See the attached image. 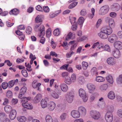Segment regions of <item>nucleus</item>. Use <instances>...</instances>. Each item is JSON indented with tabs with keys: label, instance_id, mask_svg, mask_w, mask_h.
Segmentation results:
<instances>
[{
	"label": "nucleus",
	"instance_id": "20e7f679",
	"mask_svg": "<svg viewBox=\"0 0 122 122\" xmlns=\"http://www.w3.org/2000/svg\"><path fill=\"white\" fill-rule=\"evenodd\" d=\"M90 114L91 117L95 120L99 119L101 117L100 112L95 110H92L90 112Z\"/></svg>",
	"mask_w": 122,
	"mask_h": 122
},
{
	"label": "nucleus",
	"instance_id": "a211bd4d",
	"mask_svg": "<svg viewBox=\"0 0 122 122\" xmlns=\"http://www.w3.org/2000/svg\"><path fill=\"white\" fill-rule=\"evenodd\" d=\"M112 54L113 56L115 58H118L121 56L120 52L118 50L114 49L112 52Z\"/></svg>",
	"mask_w": 122,
	"mask_h": 122
},
{
	"label": "nucleus",
	"instance_id": "6ab92c4d",
	"mask_svg": "<svg viewBox=\"0 0 122 122\" xmlns=\"http://www.w3.org/2000/svg\"><path fill=\"white\" fill-rule=\"evenodd\" d=\"M108 85L107 84H104L101 85L99 87L100 91L102 92L106 91L108 89Z\"/></svg>",
	"mask_w": 122,
	"mask_h": 122
},
{
	"label": "nucleus",
	"instance_id": "72a5a7b5",
	"mask_svg": "<svg viewBox=\"0 0 122 122\" xmlns=\"http://www.w3.org/2000/svg\"><path fill=\"white\" fill-rule=\"evenodd\" d=\"M61 33V29L57 28L54 30L53 32V34L54 36H58Z\"/></svg>",
	"mask_w": 122,
	"mask_h": 122
},
{
	"label": "nucleus",
	"instance_id": "423d86ee",
	"mask_svg": "<svg viewBox=\"0 0 122 122\" xmlns=\"http://www.w3.org/2000/svg\"><path fill=\"white\" fill-rule=\"evenodd\" d=\"M70 21L72 24L73 23L71 27L72 30L73 31L76 30L77 28V24L76 22L75 21L76 18L75 17H72L69 18Z\"/></svg>",
	"mask_w": 122,
	"mask_h": 122
},
{
	"label": "nucleus",
	"instance_id": "7ed1b4c3",
	"mask_svg": "<svg viewBox=\"0 0 122 122\" xmlns=\"http://www.w3.org/2000/svg\"><path fill=\"white\" fill-rule=\"evenodd\" d=\"M109 10V7L107 5H105L102 6L100 9L99 14V15H104L108 12Z\"/></svg>",
	"mask_w": 122,
	"mask_h": 122
},
{
	"label": "nucleus",
	"instance_id": "2eb2a0df",
	"mask_svg": "<svg viewBox=\"0 0 122 122\" xmlns=\"http://www.w3.org/2000/svg\"><path fill=\"white\" fill-rule=\"evenodd\" d=\"M56 106L55 103L53 102H49L47 105L48 109L50 111H52L55 108Z\"/></svg>",
	"mask_w": 122,
	"mask_h": 122
},
{
	"label": "nucleus",
	"instance_id": "1a4fd4ad",
	"mask_svg": "<svg viewBox=\"0 0 122 122\" xmlns=\"http://www.w3.org/2000/svg\"><path fill=\"white\" fill-rule=\"evenodd\" d=\"M31 99L30 97H24L22 99V101H23L26 102H23L22 104V105L23 107L25 108H27L28 107V105H29V103H27L28 100H30Z\"/></svg>",
	"mask_w": 122,
	"mask_h": 122
},
{
	"label": "nucleus",
	"instance_id": "ea45409f",
	"mask_svg": "<svg viewBox=\"0 0 122 122\" xmlns=\"http://www.w3.org/2000/svg\"><path fill=\"white\" fill-rule=\"evenodd\" d=\"M79 94L80 97L86 94L85 91L82 88H80L79 89Z\"/></svg>",
	"mask_w": 122,
	"mask_h": 122
},
{
	"label": "nucleus",
	"instance_id": "de8ad7c7",
	"mask_svg": "<svg viewBox=\"0 0 122 122\" xmlns=\"http://www.w3.org/2000/svg\"><path fill=\"white\" fill-rule=\"evenodd\" d=\"M32 29L31 27L28 26L27 27L26 32L28 34H30L32 32Z\"/></svg>",
	"mask_w": 122,
	"mask_h": 122
},
{
	"label": "nucleus",
	"instance_id": "6e6d98bb",
	"mask_svg": "<svg viewBox=\"0 0 122 122\" xmlns=\"http://www.w3.org/2000/svg\"><path fill=\"white\" fill-rule=\"evenodd\" d=\"M88 96L86 94L81 97L83 101L84 102H86L88 99Z\"/></svg>",
	"mask_w": 122,
	"mask_h": 122
},
{
	"label": "nucleus",
	"instance_id": "bb28decb",
	"mask_svg": "<svg viewBox=\"0 0 122 122\" xmlns=\"http://www.w3.org/2000/svg\"><path fill=\"white\" fill-rule=\"evenodd\" d=\"M41 97V95L40 94H38L36 95L34 99V102L36 103H38L40 102Z\"/></svg>",
	"mask_w": 122,
	"mask_h": 122
},
{
	"label": "nucleus",
	"instance_id": "f8f14e48",
	"mask_svg": "<svg viewBox=\"0 0 122 122\" xmlns=\"http://www.w3.org/2000/svg\"><path fill=\"white\" fill-rule=\"evenodd\" d=\"M114 47L116 49H122V43L120 41H117L114 42L113 44Z\"/></svg>",
	"mask_w": 122,
	"mask_h": 122
},
{
	"label": "nucleus",
	"instance_id": "4c0bfd02",
	"mask_svg": "<svg viewBox=\"0 0 122 122\" xmlns=\"http://www.w3.org/2000/svg\"><path fill=\"white\" fill-rule=\"evenodd\" d=\"M17 118V120L20 122H25L26 120V118L24 116H19Z\"/></svg>",
	"mask_w": 122,
	"mask_h": 122
},
{
	"label": "nucleus",
	"instance_id": "5701e85b",
	"mask_svg": "<svg viewBox=\"0 0 122 122\" xmlns=\"http://www.w3.org/2000/svg\"><path fill=\"white\" fill-rule=\"evenodd\" d=\"M75 37V34L71 32H70L68 34L66 39V40H68L69 39L73 40L74 39Z\"/></svg>",
	"mask_w": 122,
	"mask_h": 122
},
{
	"label": "nucleus",
	"instance_id": "052dcab7",
	"mask_svg": "<svg viewBox=\"0 0 122 122\" xmlns=\"http://www.w3.org/2000/svg\"><path fill=\"white\" fill-rule=\"evenodd\" d=\"M43 9L44 12L46 13H48L50 11V9L47 6H44Z\"/></svg>",
	"mask_w": 122,
	"mask_h": 122
},
{
	"label": "nucleus",
	"instance_id": "f3484780",
	"mask_svg": "<svg viewBox=\"0 0 122 122\" xmlns=\"http://www.w3.org/2000/svg\"><path fill=\"white\" fill-rule=\"evenodd\" d=\"M39 37L43 36L45 35V27L44 25H41L39 28Z\"/></svg>",
	"mask_w": 122,
	"mask_h": 122
},
{
	"label": "nucleus",
	"instance_id": "0e129e2a",
	"mask_svg": "<svg viewBox=\"0 0 122 122\" xmlns=\"http://www.w3.org/2000/svg\"><path fill=\"white\" fill-rule=\"evenodd\" d=\"M2 86L3 88L4 89H6L8 86V84L6 82H3L2 84Z\"/></svg>",
	"mask_w": 122,
	"mask_h": 122
},
{
	"label": "nucleus",
	"instance_id": "c9c22d12",
	"mask_svg": "<svg viewBox=\"0 0 122 122\" xmlns=\"http://www.w3.org/2000/svg\"><path fill=\"white\" fill-rule=\"evenodd\" d=\"M105 103L102 102H98L97 107L100 108L102 109H104L105 108Z\"/></svg>",
	"mask_w": 122,
	"mask_h": 122
},
{
	"label": "nucleus",
	"instance_id": "cd10ccee",
	"mask_svg": "<svg viewBox=\"0 0 122 122\" xmlns=\"http://www.w3.org/2000/svg\"><path fill=\"white\" fill-rule=\"evenodd\" d=\"M41 106L43 108H45L47 106L48 104L47 101L45 99H42L40 102Z\"/></svg>",
	"mask_w": 122,
	"mask_h": 122
},
{
	"label": "nucleus",
	"instance_id": "4d7b16f0",
	"mask_svg": "<svg viewBox=\"0 0 122 122\" xmlns=\"http://www.w3.org/2000/svg\"><path fill=\"white\" fill-rule=\"evenodd\" d=\"M77 3L78 2H76L72 3L71 4L68 6V8L69 9H71L74 7L76 6L77 5Z\"/></svg>",
	"mask_w": 122,
	"mask_h": 122
},
{
	"label": "nucleus",
	"instance_id": "412c9836",
	"mask_svg": "<svg viewBox=\"0 0 122 122\" xmlns=\"http://www.w3.org/2000/svg\"><path fill=\"white\" fill-rule=\"evenodd\" d=\"M86 87L88 89L91 91H94L96 89L95 86L91 83L87 84L86 85Z\"/></svg>",
	"mask_w": 122,
	"mask_h": 122
},
{
	"label": "nucleus",
	"instance_id": "49530a36",
	"mask_svg": "<svg viewBox=\"0 0 122 122\" xmlns=\"http://www.w3.org/2000/svg\"><path fill=\"white\" fill-rule=\"evenodd\" d=\"M51 95L52 97L56 99H58L59 97V95L55 92L51 93Z\"/></svg>",
	"mask_w": 122,
	"mask_h": 122
},
{
	"label": "nucleus",
	"instance_id": "13d9d810",
	"mask_svg": "<svg viewBox=\"0 0 122 122\" xmlns=\"http://www.w3.org/2000/svg\"><path fill=\"white\" fill-rule=\"evenodd\" d=\"M11 108L12 107L11 106L7 105L5 106L4 109L5 112H7L9 111Z\"/></svg>",
	"mask_w": 122,
	"mask_h": 122
},
{
	"label": "nucleus",
	"instance_id": "393cba45",
	"mask_svg": "<svg viewBox=\"0 0 122 122\" xmlns=\"http://www.w3.org/2000/svg\"><path fill=\"white\" fill-rule=\"evenodd\" d=\"M37 81L35 80L32 83V86L34 88H37V89L39 91H40V86L41 85V84L40 83L37 84Z\"/></svg>",
	"mask_w": 122,
	"mask_h": 122
},
{
	"label": "nucleus",
	"instance_id": "f704fd0d",
	"mask_svg": "<svg viewBox=\"0 0 122 122\" xmlns=\"http://www.w3.org/2000/svg\"><path fill=\"white\" fill-rule=\"evenodd\" d=\"M19 11L18 10L16 9H14L10 11L9 13L10 15H16L19 13Z\"/></svg>",
	"mask_w": 122,
	"mask_h": 122
},
{
	"label": "nucleus",
	"instance_id": "3c124183",
	"mask_svg": "<svg viewBox=\"0 0 122 122\" xmlns=\"http://www.w3.org/2000/svg\"><path fill=\"white\" fill-rule=\"evenodd\" d=\"M70 78L72 82L74 83L76 81V76L75 74H73L71 75Z\"/></svg>",
	"mask_w": 122,
	"mask_h": 122
},
{
	"label": "nucleus",
	"instance_id": "37998d69",
	"mask_svg": "<svg viewBox=\"0 0 122 122\" xmlns=\"http://www.w3.org/2000/svg\"><path fill=\"white\" fill-rule=\"evenodd\" d=\"M42 15H37L35 19V20L37 23H39L42 21Z\"/></svg>",
	"mask_w": 122,
	"mask_h": 122
},
{
	"label": "nucleus",
	"instance_id": "4468645a",
	"mask_svg": "<svg viewBox=\"0 0 122 122\" xmlns=\"http://www.w3.org/2000/svg\"><path fill=\"white\" fill-rule=\"evenodd\" d=\"M78 111L80 112L82 116H85L86 114V110L85 107L82 106H80L78 108Z\"/></svg>",
	"mask_w": 122,
	"mask_h": 122
},
{
	"label": "nucleus",
	"instance_id": "e2e57ef3",
	"mask_svg": "<svg viewBox=\"0 0 122 122\" xmlns=\"http://www.w3.org/2000/svg\"><path fill=\"white\" fill-rule=\"evenodd\" d=\"M66 114L64 113L62 114L60 117V118L61 120H64L66 119Z\"/></svg>",
	"mask_w": 122,
	"mask_h": 122
},
{
	"label": "nucleus",
	"instance_id": "473e14b6",
	"mask_svg": "<svg viewBox=\"0 0 122 122\" xmlns=\"http://www.w3.org/2000/svg\"><path fill=\"white\" fill-rule=\"evenodd\" d=\"M64 82L66 83V84L68 85H71L72 82L71 78L69 76L65 77Z\"/></svg>",
	"mask_w": 122,
	"mask_h": 122
},
{
	"label": "nucleus",
	"instance_id": "a19ab883",
	"mask_svg": "<svg viewBox=\"0 0 122 122\" xmlns=\"http://www.w3.org/2000/svg\"><path fill=\"white\" fill-rule=\"evenodd\" d=\"M96 81L99 82H101L104 81L105 79L103 77L101 76H97L95 78Z\"/></svg>",
	"mask_w": 122,
	"mask_h": 122
},
{
	"label": "nucleus",
	"instance_id": "9b49d317",
	"mask_svg": "<svg viewBox=\"0 0 122 122\" xmlns=\"http://www.w3.org/2000/svg\"><path fill=\"white\" fill-rule=\"evenodd\" d=\"M27 88L26 87L24 86L22 87L20 90V92L19 94V98L22 99V96L26 92Z\"/></svg>",
	"mask_w": 122,
	"mask_h": 122
},
{
	"label": "nucleus",
	"instance_id": "79ce46f5",
	"mask_svg": "<svg viewBox=\"0 0 122 122\" xmlns=\"http://www.w3.org/2000/svg\"><path fill=\"white\" fill-rule=\"evenodd\" d=\"M96 50L99 52H101L104 51V48L102 44H101L97 48Z\"/></svg>",
	"mask_w": 122,
	"mask_h": 122
},
{
	"label": "nucleus",
	"instance_id": "7c9ffc66",
	"mask_svg": "<svg viewBox=\"0 0 122 122\" xmlns=\"http://www.w3.org/2000/svg\"><path fill=\"white\" fill-rule=\"evenodd\" d=\"M104 109L111 112L113 111L114 109V107L111 105L108 104L105 106V108Z\"/></svg>",
	"mask_w": 122,
	"mask_h": 122
},
{
	"label": "nucleus",
	"instance_id": "bf43d9fd",
	"mask_svg": "<svg viewBox=\"0 0 122 122\" xmlns=\"http://www.w3.org/2000/svg\"><path fill=\"white\" fill-rule=\"evenodd\" d=\"M104 50L107 51L108 52L111 51L110 48L109 46L108 45H105L104 47Z\"/></svg>",
	"mask_w": 122,
	"mask_h": 122
},
{
	"label": "nucleus",
	"instance_id": "680f3d73",
	"mask_svg": "<svg viewBox=\"0 0 122 122\" xmlns=\"http://www.w3.org/2000/svg\"><path fill=\"white\" fill-rule=\"evenodd\" d=\"M21 73L22 75L25 77H26L28 76V73L26 70H22L21 71Z\"/></svg>",
	"mask_w": 122,
	"mask_h": 122
},
{
	"label": "nucleus",
	"instance_id": "2f4dec72",
	"mask_svg": "<svg viewBox=\"0 0 122 122\" xmlns=\"http://www.w3.org/2000/svg\"><path fill=\"white\" fill-rule=\"evenodd\" d=\"M117 83L120 86H122V75H120L116 79Z\"/></svg>",
	"mask_w": 122,
	"mask_h": 122
},
{
	"label": "nucleus",
	"instance_id": "aec40b11",
	"mask_svg": "<svg viewBox=\"0 0 122 122\" xmlns=\"http://www.w3.org/2000/svg\"><path fill=\"white\" fill-rule=\"evenodd\" d=\"M16 110L14 109H12L9 115V117L10 119L11 120L14 119L16 117Z\"/></svg>",
	"mask_w": 122,
	"mask_h": 122
},
{
	"label": "nucleus",
	"instance_id": "603ef678",
	"mask_svg": "<svg viewBox=\"0 0 122 122\" xmlns=\"http://www.w3.org/2000/svg\"><path fill=\"white\" fill-rule=\"evenodd\" d=\"M62 46L65 50H66L69 48V47L67 45V43L66 41L63 42V44H62Z\"/></svg>",
	"mask_w": 122,
	"mask_h": 122
},
{
	"label": "nucleus",
	"instance_id": "338daca9",
	"mask_svg": "<svg viewBox=\"0 0 122 122\" xmlns=\"http://www.w3.org/2000/svg\"><path fill=\"white\" fill-rule=\"evenodd\" d=\"M118 116L120 118H122V109L118 110L117 112Z\"/></svg>",
	"mask_w": 122,
	"mask_h": 122
},
{
	"label": "nucleus",
	"instance_id": "a18cd8bd",
	"mask_svg": "<svg viewBox=\"0 0 122 122\" xmlns=\"http://www.w3.org/2000/svg\"><path fill=\"white\" fill-rule=\"evenodd\" d=\"M84 20L83 17H80L78 20V24L82 25L84 21Z\"/></svg>",
	"mask_w": 122,
	"mask_h": 122
},
{
	"label": "nucleus",
	"instance_id": "58836bf2",
	"mask_svg": "<svg viewBox=\"0 0 122 122\" xmlns=\"http://www.w3.org/2000/svg\"><path fill=\"white\" fill-rule=\"evenodd\" d=\"M78 81L80 84L82 85L85 82V80L83 76H80L78 77Z\"/></svg>",
	"mask_w": 122,
	"mask_h": 122
},
{
	"label": "nucleus",
	"instance_id": "09e8293b",
	"mask_svg": "<svg viewBox=\"0 0 122 122\" xmlns=\"http://www.w3.org/2000/svg\"><path fill=\"white\" fill-rule=\"evenodd\" d=\"M91 72L93 75L97 74L98 72L97 68L95 67H93L91 70Z\"/></svg>",
	"mask_w": 122,
	"mask_h": 122
},
{
	"label": "nucleus",
	"instance_id": "a878e982",
	"mask_svg": "<svg viewBox=\"0 0 122 122\" xmlns=\"http://www.w3.org/2000/svg\"><path fill=\"white\" fill-rule=\"evenodd\" d=\"M120 5L117 3H114L111 6V7L113 10L115 11H117L119 10L120 8Z\"/></svg>",
	"mask_w": 122,
	"mask_h": 122
},
{
	"label": "nucleus",
	"instance_id": "e433bc0d",
	"mask_svg": "<svg viewBox=\"0 0 122 122\" xmlns=\"http://www.w3.org/2000/svg\"><path fill=\"white\" fill-rule=\"evenodd\" d=\"M45 119L46 122H53L52 117L49 115L46 116Z\"/></svg>",
	"mask_w": 122,
	"mask_h": 122
},
{
	"label": "nucleus",
	"instance_id": "9d476101",
	"mask_svg": "<svg viewBox=\"0 0 122 122\" xmlns=\"http://www.w3.org/2000/svg\"><path fill=\"white\" fill-rule=\"evenodd\" d=\"M72 117L74 118L77 119L80 118L81 116L80 113L78 110H73L71 113Z\"/></svg>",
	"mask_w": 122,
	"mask_h": 122
},
{
	"label": "nucleus",
	"instance_id": "864d4df0",
	"mask_svg": "<svg viewBox=\"0 0 122 122\" xmlns=\"http://www.w3.org/2000/svg\"><path fill=\"white\" fill-rule=\"evenodd\" d=\"M87 12L86 9H83L81 10L80 12V15L83 16L86 15L87 14Z\"/></svg>",
	"mask_w": 122,
	"mask_h": 122
},
{
	"label": "nucleus",
	"instance_id": "f257e3e1",
	"mask_svg": "<svg viewBox=\"0 0 122 122\" xmlns=\"http://www.w3.org/2000/svg\"><path fill=\"white\" fill-rule=\"evenodd\" d=\"M111 29H107L106 27L102 28L101 31L98 34L99 36L101 38L106 39L108 37V35L112 33Z\"/></svg>",
	"mask_w": 122,
	"mask_h": 122
},
{
	"label": "nucleus",
	"instance_id": "5fc2aeb1",
	"mask_svg": "<svg viewBox=\"0 0 122 122\" xmlns=\"http://www.w3.org/2000/svg\"><path fill=\"white\" fill-rule=\"evenodd\" d=\"M51 30L50 28L48 29L46 32V36L48 37H49L51 35Z\"/></svg>",
	"mask_w": 122,
	"mask_h": 122
},
{
	"label": "nucleus",
	"instance_id": "4be33fe9",
	"mask_svg": "<svg viewBox=\"0 0 122 122\" xmlns=\"http://www.w3.org/2000/svg\"><path fill=\"white\" fill-rule=\"evenodd\" d=\"M61 89L62 91L64 92H66L68 89V87L67 84L63 83L60 85Z\"/></svg>",
	"mask_w": 122,
	"mask_h": 122
},
{
	"label": "nucleus",
	"instance_id": "c03bdc74",
	"mask_svg": "<svg viewBox=\"0 0 122 122\" xmlns=\"http://www.w3.org/2000/svg\"><path fill=\"white\" fill-rule=\"evenodd\" d=\"M91 10L92 14L90 13L88 15L89 17L91 19H92L94 16L95 11V10L94 8H92Z\"/></svg>",
	"mask_w": 122,
	"mask_h": 122
},
{
	"label": "nucleus",
	"instance_id": "774afa93",
	"mask_svg": "<svg viewBox=\"0 0 122 122\" xmlns=\"http://www.w3.org/2000/svg\"><path fill=\"white\" fill-rule=\"evenodd\" d=\"M6 96L8 98L11 97L12 96V93L11 91H8L6 93Z\"/></svg>",
	"mask_w": 122,
	"mask_h": 122
},
{
	"label": "nucleus",
	"instance_id": "69168bd1",
	"mask_svg": "<svg viewBox=\"0 0 122 122\" xmlns=\"http://www.w3.org/2000/svg\"><path fill=\"white\" fill-rule=\"evenodd\" d=\"M74 53V52L71 51V52L67 53L66 56L67 58H69L71 57L72 55Z\"/></svg>",
	"mask_w": 122,
	"mask_h": 122
},
{
	"label": "nucleus",
	"instance_id": "6e6552de",
	"mask_svg": "<svg viewBox=\"0 0 122 122\" xmlns=\"http://www.w3.org/2000/svg\"><path fill=\"white\" fill-rule=\"evenodd\" d=\"M107 63L109 65L114 66L116 64V61L114 58L112 57L108 58L107 60Z\"/></svg>",
	"mask_w": 122,
	"mask_h": 122
},
{
	"label": "nucleus",
	"instance_id": "f03ea898",
	"mask_svg": "<svg viewBox=\"0 0 122 122\" xmlns=\"http://www.w3.org/2000/svg\"><path fill=\"white\" fill-rule=\"evenodd\" d=\"M74 96L75 94L73 91L71 90L68 92L66 97L67 102L69 103L72 102L73 101Z\"/></svg>",
	"mask_w": 122,
	"mask_h": 122
},
{
	"label": "nucleus",
	"instance_id": "dca6fc26",
	"mask_svg": "<svg viewBox=\"0 0 122 122\" xmlns=\"http://www.w3.org/2000/svg\"><path fill=\"white\" fill-rule=\"evenodd\" d=\"M69 43L72 45L70 49L71 51H73L76 48L78 44L77 42L74 40L70 41Z\"/></svg>",
	"mask_w": 122,
	"mask_h": 122
},
{
	"label": "nucleus",
	"instance_id": "c756f323",
	"mask_svg": "<svg viewBox=\"0 0 122 122\" xmlns=\"http://www.w3.org/2000/svg\"><path fill=\"white\" fill-rule=\"evenodd\" d=\"M6 117V115L4 112H0V122H4L5 121V119Z\"/></svg>",
	"mask_w": 122,
	"mask_h": 122
},
{
	"label": "nucleus",
	"instance_id": "39448f33",
	"mask_svg": "<svg viewBox=\"0 0 122 122\" xmlns=\"http://www.w3.org/2000/svg\"><path fill=\"white\" fill-rule=\"evenodd\" d=\"M105 118L107 122H112L113 119V115L111 112L108 111L105 114Z\"/></svg>",
	"mask_w": 122,
	"mask_h": 122
},
{
	"label": "nucleus",
	"instance_id": "8fccbe9b",
	"mask_svg": "<svg viewBox=\"0 0 122 122\" xmlns=\"http://www.w3.org/2000/svg\"><path fill=\"white\" fill-rule=\"evenodd\" d=\"M82 65L83 68L84 70L86 69L88 65V63L87 62L84 61L82 62Z\"/></svg>",
	"mask_w": 122,
	"mask_h": 122
},
{
	"label": "nucleus",
	"instance_id": "ddd939ff",
	"mask_svg": "<svg viewBox=\"0 0 122 122\" xmlns=\"http://www.w3.org/2000/svg\"><path fill=\"white\" fill-rule=\"evenodd\" d=\"M118 37L117 35L114 34H112L109 37L108 40L111 43H113L115 41L117 40Z\"/></svg>",
	"mask_w": 122,
	"mask_h": 122
},
{
	"label": "nucleus",
	"instance_id": "0eeeda50",
	"mask_svg": "<svg viewBox=\"0 0 122 122\" xmlns=\"http://www.w3.org/2000/svg\"><path fill=\"white\" fill-rule=\"evenodd\" d=\"M109 27L107 28V29H111L112 30V28L115 27V22L112 19H110L108 20Z\"/></svg>",
	"mask_w": 122,
	"mask_h": 122
},
{
	"label": "nucleus",
	"instance_id": "c85d7f7f",
	"mask_svg": "<svg viewBox=\"0 0 122 122\" xmlns=\"http://www.w3.org/2000/svg\"><path fill=\"white\" fill-rule=\"evenodd\" d=\"M107 81L110 84H112L113 83V79L112 76L111 75H107L106 77Z\"/></svg>",
	"mask_w": 122,
	"mask_h": 122
},
{
	"label": "nucleus",
	"instance_id": "b1692460",
	"mask_svg": "<svg viewBox=\"0 0 122 122\" xmlns=\"http://www.w3.org/2000/svg\"><path fill=\"white\" fill-rule=\"evenodd\" d=\"M107 97L110 100H113L115 97V95L114 92L112 91L109 92L107 94Z\"/></svg>",
	"mask_w": 122,
	"mask_h": 122
}]
</instances>
